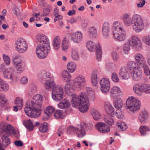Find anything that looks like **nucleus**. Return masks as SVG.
Here are the masks:
<instances>
[{"label": "nucleus", "mask_w": 150, "mask_h": 150, "mask_svg": "<svg viewBox=\"0 0 150 150\" xmlns=\"http://www.w3.org/2000/svg\"><path fill=\"white\" fill-rule=\"evenodd\" d=\"M42 98L40 94H37L33 96L31 101L26 102L24 111L28 116L33 118L40 115Z\"/></svg>", "instance_id": "1"}, {"label": "nucleus", "mask_w": 150, "mask_h": 150, "mask_svg": "<svg viewBox=\"0 0 150 150\" xmlns=\"http://www.w3.org/2000/svg\"><path fill=\"white\" fill-rule=\"evenodd\" d=\"M37 39L40 44L38 45L36 47V54L39 58H44L50 51L49 40L48 37L44 34L38 35Z\"/></svg>", "instance_id": "2"}, {"label": "nucleus", "mask_w": 150, "mask_h": 150, "mask_svg": "<svg viewBox=\"0 0 150 150\" xmlns=\"http://www.w3.org/2000/svg\"><path fill=\"white\" fill-rule=\"evenodd\" d=\"M71 103L72 106L76 108L79 106V111L82 112H86L89 108L88 101L84 94L81 92L79 96L76 94L71 95Z\"/></svg>", "instance_id": "3"}, {"label": "nucleus", "mask_w": 150, "mask_h": 150, "mask_svg": "<svg viewBox=\"0 0 150 150\" xmlns=\"http://www.w3.org/2000/svg\"><path fill=\"white\" fill-rule=\"evenodd\" d=\"M127 69L130 71L133 79L135 81L139 80L141 78L142 72L139 66L134 61H129L127 64Z\"/></svg>", "instance_id": "4"}, {"label": "nucleus", "mask_w": 150, "mask_h": 150, "mask_svg": "<svg viewBox=\"0 0 150 150\" xmlns=\"http://www.w3.org/2000/svg\"><path fill=\"white\" fill-rule=\"evenodd\" d=\"M132 28L136 32H139L143 29L144 26L143 19L141 16L138 14L134 15L132 18Z\"/></svg>", "instance_id": "5"}, {"label": "nucleus", "mask_w": 150, "mask_h": 150, "mask_svg": "<svg viewBox=\"0 0 150 150\" xmlns=\"http://www.w3.org/2000/svg\"><path fill=\"white\" fill-rule=\"evenodd\" d=\"M86 47L90 51L93 52L96 49V59L98 61L101 60L102 56V50L100 45L98 42L95 44L92 41H88L86 43Z\"/></svg>", "instance_id": "6"}, {"label": "nucleus", "mask_w": 150, "mask_h": 150, "mask_svg": "<svg viewBox=\"0 0 150 150\" xmlns=\"http://www.w3.org/2000/svg\"><path fill=\"white\" fill-rule=\"evenodd\" d=\"M140 102L136 98L133 96L129 97L126 101V108L131 112L138 110L140 108Z\"/></svg>", "instance_id": "7"}, {"label": "nucleus", "mask_w": 150, "mask_h": 150, "mask_svg": "<svg viewBox=\"0 0 150 150\" xmlns=\"http://www.w3.org/2000/svg\"><path fill=\"white\" fill-rule=\"evenodd\" d=\"M113 35L115 39L119 41H124L126 38V34L123 28H117L113 30Z\"/></svg>", "instance_id": "8"}, {"label": "nucleus", "mask_w": 150, "mask_h": 150, "mask_svg": "<svg viewBox=\"0 0 150 150\" xmlns=\"http://www.w3.org/2000/svg\"><path fill=\"white\" fill-rule=\"evenodd\" d=\"M15 45L16 47V50L20 53H24L28 48L25 40L21 38H19L17 39Z\"/></svg>", "instance_id": "9"}, {"label": "nucleus", "mask_w": 150, "mask_h": 150, "mask_svg": "<svg viewBox=\"0 0 150 150\" xmlns=\"http://www.w3.org/2000/svg\"><path fill=\"white\" fill-rule=\"evenodd\" d=\"M129 43L130 45L133 47L137 50H140L142 48V43L139 38L137 36H133L129 40Z\"/></svg>", "instance_id": "10"}, {"label": "nucleus", "mask_w": 150, "mask_h": 150, "mask_svg": "<svg viewBox=\"0 0 150 150\" xmlns=\"http://www.w3.org/2000/svg\"><path fill=\"white\" fill-rule=\"evenodd\" d=\"M100 90L103 93L106 94L109 91L110 85L108 79L106 78L102 79L100 81Z\"/></svg>", "instance_id": "11"}, {"label": "nucleus", "mask_w": 150, "mask_h": 150, "mask_svg": "<svg viewBox=\"0 0 150 150\" xmlns=\"http://www.w3.org/2000/svg\"><path fill=\"white\" fill-rule=\"evenodd\" d=\"M0 136L2 140V143H0V150H6L4 147L6 148L11 144L10 138L7 134Z\"/></svg>", "instance_id": "12"}, {"label": "nucleus", "mask_w": 150, "mask_h": 150, "mask_svg": "<svg viewBox=\"0 0 150 150\" xmlns=\"http://www.w3.org/2000/svg\"><path fill=\"white\" fill-rule=\"evenodd\" d=\"M96 129L102 133H107L110 131V127L104 123L99 122L95 125Z\"/></svg>", "instance_id": "13"}, {"label": "nucleus", "mask_w": 150, "mask_h": 150, "mask_svg": "<svg viewBox=\"0 0 150 150\" xmlns=\"http://www.w3.org/2000/svg\"><path fill=\"white\" fill-rule=\"evenodd\" d=\"M85 81L84 77L82 75H79L74 79V86L77 88H80L84 86Z\"/></svg>", "instance_id": "14"}, {"label": "nucleus", "mask_w": 150, "mask_h": 150, "mask_svg": "<svg viewBox=\"0 0 150 150\" xmlns=\"http://www.w3.org/2000/svg\"><path fill=\"white\" fill-rule=\"evenodd\" d=\"M14 70L12 68H8L4 73V76L7 79H11L12 81L11 82V83H13V81L16 80V78L14 75Z\"/></svg>", "instance_id": "15"}, {"label": "nucleus", "mask_w": 150, "mask_h": 150, "mask_svg": "<svg viewBox=\"0 0 150 150\" xmlns=\"http://www.w3.org/2000/svg\"><path fill=\"white\" fill-rule=\"evenodd\" d=\"M144 83H137L133 86V89L138 96H141L144 92Z\"/></svg>", "instance_id": "16"}, {"label": "nucleus", "mask_w": 150, "mask_h": 150, "mask_svg": "<svg viewBox=\"0 0 150 150\" xmlns=\"http://www.w3.org/2000/svg\"><path fill=\"white\" fill-rule=\"evenodd\" d=\"M135 62L138 66L140 67L146 63L143 55L140 53H137L134 55Z\"/></svg>", "instance_id": "17"}, {"label": "nucleus", "mask_w": 150, "mask_h": 150, "mask_svg": "<svg viewBox=\"0 0 150 150\" xmlns=\"http://www.w3.org/2000/svg\"><path fill=\"white\" fill-rule=\"evenodd\" d=\"M119 75L123 79L127 80L130 77L129 69L125 67H122L121 68L119 71Z\"/></svg>", "instance_id": "18"}, {"label": "nucleus", "mask_w": 150, "mask_h": 150, "mask_svg": "<svg viewBox=\"0 0 150 150\" xmlns=\"http://www.w3.org/2000/svg\"><path fill=\"white\" fill-rule=\"evenodd\" d=\"M105 108L107 113L109 116L112 117L114 116V109L109 102L107 101L105 102Z\"/></svg>", "instance_id": "19"}, {"label": "nucleus", "mask_w": 150, "mask_h": 150, "mask_svg": "<svg viewBox=\"0 0 150 150\" xmlns=\"http://www.w3.org/2000/svg\"><path fill=\"white\" fill-rule=\"evenodd\" d=\"M83 38L81 32L77 31L71 36V39L74 42L79 43L81 42Z\"/></svg>", "instance_id": "20"}, {"label": "nucleus", "mask_w": 150, "mask_h": 150, "mask_svg": "<svg viewBox=\"0 0 150 150\" xmlns=\"http://www.w3.org/2000/svg\"><path fill=\"white\" fill-rule=\"evenodd\" d=\"M54 78L51 77L49 80H46L44 84L45 88L48 90H50L56 87L55 84L54 82Z\"/></svg>", "instance_id": "21"}, {"label": "nucleus", "mask_w": 150, "mask_h": 150, "mask_svg": "<svg viewBox=\"0 0 150 150\" xmlns=\"http://www.w3.org/2000/svg\"><path fill=\"white\" fill-rule=\"evenodd\" d=\"M121 18L126 26H129L132 23L130 14L129 13H126L122 14L121 16Z\"/></svg>", "instance_id": "22"}, {"label": "nucleus", "mask_w": 150, "mask_h": 150, "mask_svg": "<svg viewBox=\"0 0 150 150\" xmlns=\"http://www.w3.org/2000/svg\"><path fill=\"white\" fill-rule=\"evenodd\" d=\"M110 30L109 23L107 22H104L103 25L102 33L105 38H106L109 37Z\"/></svg>", "instance_id": "23"}, {"label": "nucleus", "mask_w": 150, "mask_h": 150, "mask_svg": "<svg viewBox=\"0 0 150 150\" xmlns=\"http://www.w3.org/2000/svg\"><path fill=\"white\" fill-rule=\"evenodd\" d=\"M148 115L146 111H142L140 113L139 116V121L142 124L145 123V120L148 118Z\"/></svg>", "instance_id": "24"}, {"label": "nucleus", "mask_w": 150, "mask_h": 150, "mask_svg": "<svg viewBox=\"0 0 150 150\" xmlns=\"http://www.w3.org/2000/svg\"><path fill=\"white\" fill-rule=\"evenodd\" d=\"M117 127V129L120 131H122L126 130L127 128L125 123L121 121H118L116 123Z\"/></svg>", "instance_id": "25"}, {"label": "nucleus", "mask_w": 150, "mask_h": 150, "mask_svg": "<svg viewBox=\"0 0 150 150\" xmlns=\"http://www.w3.org/2000/svg\"><path fill=\"white\" fill-rule=\"evenodd\" d=\"M61 42V40L59 36L55 37L52 43L53 47L55 50H57L59 48Z\"/></svg>", "instance_id": "26"}, {"label": "nucleus", "mask_w": 150, "mask_h": 150, "mask_svg": "<svg viewBox=\"0 0 150 150\" xmlns=\"http://www.w3.org/2000/svg\"><path fill=\"white\" fill-rule=\"evenodd\" d=\"M121 93L120 88L116 86H114L112 88L110 91V95L113 97L118 96V94Z\"/></svg>", "instance_id": "27"}, {"label": "nucleus", "mask_w": 150, "mask_h": 150, "mask_svg": "<svg viewBox=\"0 0 150 150\" xmlns=\"http://www.w3.org/2000/svg\"><path fill=\"white\" fill-rule=\"evenodd\" d=\"M76 134L79 137H82L85 135V130L82 125H80L79 127L76 128Z\"/></svg>", "instance_id": "28"}, {"label": "nucleus", "mask_w": 150, "mask_h": 150, "mask_svg": "<svg viewBox=\"0 0 150 150\" xmlns=\"http://www.w3.org/2000/svg\"><path fill=\"white\" fill-rule=\"evenodd\" d=\"M70 104L69 101L66 99H64L60 102L58 105L59 108L61 109H64L69 107Z\"/></svg>", "instance_id": "29"}, {"label": "nucleus", "mask_w": 150, "mask_h": 150, "mask_svg": "<svg viewBox=\"0 0 150 150\" xmlns=\"http://www.w3.org/2000/svg\"><path fill=\"white\" fill-rule=\"evenodd\" d=\"M113 105L117 109H119L121 108L123 105V102L122 100L118 98L115 99L113 101Z\"/></svg>", "instance_id": "30"}, {"label": "nucleus", "mask_w": 150, "mask_h": 150, "mask_svg": "<svg viewBox=\"0 0 150 150\" xmlns=\"http://www.w3.org/2000/svg\"><path fill=\"white\" fill-rule=\"evenodd\" d=\"M0 88L3 91L6 92L8 90L9 86L8 83L0 78Z\"/></svg>", "instance_id": "31"}, {"label": "nucleus", "mask_w": 150, "mask_h": 150, "mask_svg": "<svg viewBox=\"0 0 150 150\" xmlns=\"http://www.w3.org/2000/svg\"><path fill=\"white\" fill-rule=\"evenodd\" d=\"M23 124L25 127L30 131L33 130L34 126L30 120H28L27 121H24L23 122Z\"/></svg>", "instance_id": "32"}, {"label": "nucleus", "mask_w": 150, "mask_h": 150, "mask_svg": "<svg viewBox=\"0 0 150 150\" xmlns=\"http://www.w3.org/2000/svg\"><path fill=\"white\" fill-rule=\"evenodd\" d=\"M63 91L60 86H57L54 87L52 90V94H63Z\"/></svg>", "instance_id": "33"}, {"label": "nucleus", "mask_w": 150, "mask_h": 150, "mask_svg": "<svg viewBox=\"0 0 150 150\" xmlns=\"http://www.w3.org/2000/svg\"><path fill=\"white\" fill-rule=\"evenodd\" d=\"M62 76L64 80L66 81H69L71 79V76L67 70H64L62 73Z\"/></svg>", "instance_id": "34"}, {"label": "nucleus", "mask_w": 150, "mask_h": 150, "mask_svg": "<svg viewBox=\"0 0 150 150\" xmlns=\"http://www.w3.org/2000/svg\"><path fill=\"white\" fill-rule=\"evenodd\" d=\"M15 63H13L14 66L16 68V69L20 73L24 70V67L21 61L18 62H15Z\"/></svg>", "instance_id": "35"}, {"label": "nucleus", "mask_w": 150, "mask_h": 150, "mask_svg": "<svg viewBox=\"0 0 150 150\" xmlns=\"http://www.w3.org/2000/svg\"><path fill=\"white\" fill-rule=\"evenodd\" d=\"M39 131L45 133L48 130V125L46 122H44L39 127Z\"/></svg>", "instance_id": "36"}, {"label": "nucleus", "mask_w": 150, "mask_h": 150, "mask_svg": "<svg viewBox=\"0 0 150 150\" xmlns=\"http://www.w3.org/2000/svg\"><path fill=\"white\" fill-rule=\"evenodd\" d=\"M67 69L71 73L74 72L76 68V65L75 63L71 62L68 63L67 65Z\"/></svg>", "instance_id": "37"}, {"label": "nucleus", "mask_w": 150, "mask_h": 150, "mask_svg": "<svg viewBox=\"0 0 150 150\" xmlns=\"http://www.w3.org/2000/svg\"><path fill=\"white\" fill-rule=\"evenodd\" d=\"M97 75L95 71L93 72L91 75V80L92 85L93 86H96L97 83Z\"/></svg>", "instance_id": "38"}, {"label": "nucleus", "mask_w": 150, "mask_h": 150, "mask_svg": "<svg viewBox=\"0 0 150 150\" xmlns=\"http://www.w3.org/2000/svg\"><path fill=\"white\" fill-rule=\"evenodd\" d=\"M79 54L77 49L74 48L72 50L71 58L74 60L77 61L79 59Z\"/></svg>", "instance_id": "39"}, {"label": "nucleus", "mask_w": 150, "mask_h": 150, "mask_svg": "<svg viewBox=\"0 0 150 150\" xmlns=\"http://www.w3.org/2000/svg\"><path fill=\"white\" fill-rule=\"evenodd\" d=\"M55 111V109L54 107L49 106L46 108V109L44 110L45 113L48 117H50L51 114L52 113Z\"/></svg>", "instance_id": "40"}, {"label": "nucleus", "mask_w": 150, "mask_h": 150, "mask_svg": "<svg viewBox=\"0 0 150 150\" xmlns=\"http://www.w3.org/2000/svg\"><path fill=\"white\" fill-rule=\"evenodd\" d=\"M15 103L19 109H21L23 105L22 99L19 97L16 98L15 101Z\"/></svg>", "instance_id": "41"}, {"label": "nucleus", "mask_w": 150, "mask_h": 150, "mask_svg": "<svg viewBox=\"0 0 150 150\" xmlns=\"http://www.w3.org/2000/svg\"><path fill=\"white\" fill-rule=\"evenodd\" d=\"M63 111L61 110H57L54 113V116L57 119H63Z\"/></svg>", "instance_id": "42"}, {"label": "nucleus", "mask_w": 150, "mask_h": 150, "mask_svg": "<svg viewBox=\"0 0 150 150\" xmlns=\"http://www.w3.org/2000/svg\"><path fill=\"white\" fill-rule=\"evenodd\" d=\"M139 130L141 135H144L147 131H150L149 127L145 126H141L140 127Z\"/></svg>", "instance_id": "43"}, {"label": "nucleus", "mask_w": 150, "mask_h": 150, "mask_svg": "<svg viewBox=\"0 0 150 150\" xmlns=\"http://www.w3.org/2000/svg\"><path fill=\"white\" fill-rule=\"evenodd\" d=\"M7 100L5 98V96L3 94L0 95V105L2 106L6 105Z\"/></svg>", "instance_id": "44"}, {"label": "nucleus", "mask_w": 150, "mask_h": 150, "mask_svg": "<svg viewBox=\"0 0 150 150\" xmlns=\"http://www.w3.org/2000/svg\"><path fill=\"white\" fill-rule=\"evenodd\" d=\"M143 67L145 75L146 76H149L150 75V69L146 63L142 66Z\"/></svg>", "instance_id": "45"}, {"label": "nucleus", "mask_w": 150, "mask_h": 150, "mask_svg": "<svg viewBox=\"0 0 150 150\" xmlns=\"http://www.w3.org/2000/svg\"><path fill=\"white\" fill-rule=\"evenodd\" d=\"M6 124L3 122H1L0 123V135L4 134V132H6Z\"/></svg>", "instance_id": "46"}, {"label": "nucleus", "mask_w": 150, "mask_h": 150, "mask_svg": "<svg viewBox=\"0 0 150 150\" xmlns=\"http://www.w3.org/2000/svg\"><path fill=\"white\" fill-rule=\"evenodd\" d=\"M6 133L7 134L13 133L14 132L13 128L10 125H6Z\"/></svg>", "instance_id": "47"}, {"label": "nucleus", "mask_w": 150, "mask_h": 150, "mask_svg": "<svg viewBox=\"0 0 150 150\" xmlns=\"http://www.w3.org/2000/svg\"><path fill=\"white\" fill-rule=\"evenodd\" d=\"M92 115L94 119L96 120H99L101 117L100 114L97 111L93 112Z\"/></svg>", "instance_id": "48"}, {"label": "nucleus", "mask_w": 150, "mask_h": 150, "mask_svg": "<svg viewBox=\"0 0 150 150\" xmlns=\"http://www.w3.org/2000/svg\"><path fill=\"white\" fill-rule=\"evenodd\" d=\"M128 43L125 44L123 47V51L126 54H128L130 50V46Z\"/></svg>", "instance_id": "49"}, {"label": "nucleus", "mask_w": 150, "mask_h": 150, "mask_svg": "<svg viewBox=\"0 0 150 150\" xmlns=\"http://www.w3.org/2000/svg\"><path fill=\"white\" fill-rule=\"evenodd\" d=\"M63 96V94H52V97L54 100L59 101L62 99Z\"/></svg>", "instance_id": "50"}, {"label": "nucleus", "mask_w": 150, "mask_h": 150, "mask_svg": "<svg viewBox=\"0 0 150 150\" xmlns=\"http://www.w3.org/2000/svg\"><path fill=\"white\" fill-rule=\"evenodd\" d=\"M142 40L143 42L147 45L150 46V35H146L142 38Z\"/></svg>", "instance_id": "51"}, {"label": "nucleus", "mask_w": 150, "mask_h": 150, "mask_svg": "<svg viewBox=\"0 0 150 150\" xmlns=\"http://www.w3.org/2000/svg\"><path fill=\"white\" fill-rule=\"evenodd\" d=\"M65 92L68 95H70L71 91L70 90L71 89V86L70 84L67 83L65 84L64 87Z\"/></svg>", "instance_id": "52"}, {"label": "nucleus", "mask_w": 150, "mask_h": 150, "mask_svg": "<svg viewBox=\"0 0 150 150\" xmlns=\"http://www.w3.org/2000/svg\"><path fill=\"white\" fill-rule=\"evenodd\" d=\"M116 116L119 119L122 118L124 116V113L119 109H117L115 112Z\"/></svg>", "instance_id": "53"}, {"label": "nucleus", "mask_w": 150, "mask_h": 150, "mask_svg": "<svg viewBox=\"0 0 150 150\" xmlns=\"http://www.w3.org/2000/svg\"><path fill=\"white\" fill-rule=\"evenodd\" d=\"M76 128L72 126H69L67 128V132L69 134H72L74 132H75Z\"/></svg>", "instance_id": "54"}, {"label": "nucleus", "mask_w": 150, "mask_h": 150, "mask_svg": "<svg viewBox=\"0 0 150 150\" xmlns=\"http://www.w3.org/2000/svg\"><path fill=\"white\" fill-rule=\"evenodd\" d=\"M111 79L113 81L116 83L118 82L119 81L118 75L115 72H113L112 74Z\"/></svg>", "instance_id": "55"}, {"label": "nucleus", "mask_w": 150, "mask_h": 150, "mask_svg": "<svg viewBox=\"0 0 150 150\" xmlns=\"http://www.w3.org/2000/svg\"><path fill=\"white\" fill-rule=\"evenodd\" d=\"M105 121L110 125H112L114 124V121L112 118H107L104 119Z\"/></svg>", "instance_id": "56"}, {"label": "nucleus", "mask_w": 150, "mask_h": 150, "mask_svg": "<svg viewBox=\"0 0 150 150\" xmlns=\"http://www.w3.org/2000/svg\"><path fill=\"white\" fill-rule=\"evenodd\" d=\"M50 11V9L49 8H44L43 10V12L41 14V16L42 17L47 16L49 13Z\"/></svg>", "instance_id": "57"}, {"label": "nucleus", "mask_w": 150, "mask_h": 150, "mask_svg": "<svg viewBox=\"0 0 150 150\" xmlns=\"http://www.w3.org/2000/svg\"><path fill=\"white\" fill-rule=\"evenodd\" d=\"M112 57L113 60L115 62L117 61L118 59H119V55L117 53L115 52H112Z\"/></svg>", "instance_id": "58"}, {"label": "nucleus", "mask_w": 150, "mask_h": 150, "mask_svg": "<svg viewBox=\"0 0 150 150\" xmlns=\"http://www.w3.org/2000/svg\"><path fill=\"white\" fill-rule=\"evenodd\" d=\"M89 33L90 34L95 36L96 34V29L94 27H91L89 28Z\"/></svg>", "instance_id": "59"}, {"label": "nucleus", "mask_w": 150, "mask_h": 150, "mask_svg": "<svg viewBox=\"0 0 150 150\" xmlns=\"http://www.w3.org/2000/svg\"><path fill=\"white\" fill-rule=\"evenodd\" d=\"M65 128V127L64 126H62L59 127L57 132L59 137H60L61 134H63L64 132V131Z\"/></svg>", "instance_id": "60"}, {"label": "nucleus", "mask_w": 150, "mask_h": 150, "mask_svg": "<svg viewBox=\"0 0 150 150\" xmlns=\"http://www.w3.org/2000/svg\"><path fill=\"white\" fill-rule=\"evenodd\" d=\"M113 30H116L117 28H123L120 24L118 21H115L113 23Z\"/></svg>", "instance_id": "61"}, {"label": "nucleus", "mask_w": 150, "mask_h": 150, "mask_svg": "<svg viewBox=\"0 0 150 150\" xmlns=\"http://www.w3.org/2000/svg\"><path fill=\"white\" fill-rule=\"evenodd\" d=\"M3 59L6 64L7 65H8L10 63V59L8 56L4 54L3 55Z\"/></svg>", "instance_id": "62"}, {"label": "nucleus", "mask_w": 150, "mask_h": 150, "mask_svg": "<svg viewBox=\"0 0 150 150\" xmlns=\"http://www.w3.org/2000/svg\"><path fill=\"white\" fill-rule=\"evenodd\" d=\"M144 92L146 93H150V85L144 84Z\"/></svg>", "instance_id": "63"}, {"label": "nucleus", "mask_w": 150, "mask_h": 150, "mask_svg": "<svg viewBox=\"0 0 150 150\" xmlns=\"http://www.w3.org/2000/svg\"><path fill=\"white\" fill-rule=\"evenodd\" d=\"M43 78L46 80H49L51 77H53L49 72H46L43 75Z\"/></svg>", "instance_id": "64"}]
</instances>
